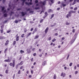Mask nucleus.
I'll return each mask as SVG.
<instances>
[{
  "label": "nucleus",
  "instance_id": "nucleus-1",
  "mask_svg": "<svg viewBox=\"0 0 79 79\" xmlns=\"http://www.w3.org/2000/svg\"><path fill=\"white\" fill-rule=\"evenodd\" d=\"M77 37L74 36V37L73 38L72 40L70 42V44H72L74 41H75V40L76 39Z\"/></svg>",
  "mask_w": 79,
  "mask_h": 79
},
{
  "label": "nucleus",
  "instance_id": "nucleus-2",
  "mask_svg": "<svg viewBox=\"0 0 79 79\" xmlns=\"http://www.w3.org/2000/svg\"><path fill=\"white\" fill-rule=\"evenodd\" d=\"M61 76L63 77H64L66 76V73L63 72L61 74Z\"/></svg>",
  "mask_w": 79,
  "mask_h": 79
},
{
  "label": "nucleus",
  "instance_id": "nucleus-3",
  "mask_svg": "<svg viewBox=\"0 0 79 79\" xmlns=\"http://www.w3.org/2000/svg\"><path fill=\"white\" fill-rule=\"evenodd\" d=\"M5 7H3L2 8V12L3 13H5L6 12V10H5Z\"/></svg>",
  "mask_w": 79,
  "mask_h": 79
},
{
  "label": "nucleus",
  "instance_id": "nucleus-4",
  "mask_svg": "<svg viewBox=\"0 0 79 79\" xmlns=\"http://www.w3.org/2000/svg\"><path fill=\"white\" fill-rule=\"evenodd\" d=\"M15 62L13 61V63H10V66H13V67H15Z\"/></svg>",
  "mask_w": 79,
  "mask_h": 79
},
{
  "label": "nucleus",
  "instance_id": "nucleus-5",
  "mask_svg": "<svg viewBox=\"0 0 79 79\" xmlns=\"http://www.w3.org/2000/svg\"><path fill=\"white\" fill-rule=\"evenodd\" d=\"M4 61H5V62H10V61H11V60L10 59H8V60H4Z\"/></svg>",
  "mask_w": 79,
  "mask_h": 79
},
{
  "label": "nucleus",
  "instance_id": "nucleus-6",
  "mask_svg": "<svg viewBox=\"0 0 79 79\" xmlns=\"http://www.w3.org/2000/svg\"><path fill=\"white\" fill-rule=\"evenodd\" d=\"M48 31V27H47L45 31V34H47V33Z\"/></svg>",
  "mask_w": 79,
  "mask_h": 79
},
{
  "label": "nucleus",
  "instance_id": "nucleus-7",
  "mask_svg": "<svg viewBox=\"0 0 79 79\" xmlns=\"http://www.w3.org/2000/svg\"><path fill=\"white\" fill-rule=\"evenodd\" d=\"M45 1H44V2H40V4H42L43 5H45Z\"/></svg>",
  "mask_w": 79,
  "mask_h": 79
},
{
  "label": "nucleus",
  "instance_id": "nucleus-8",
  "mask_svg": "<svg viewBox=\"0 0 79 79\" xmlns=\"http://www.w3.org/2000/svg\"><path fill=\"white\" fill-rule=\"evenodd\" d=\"M46 63H47V62L46 61H44L43 62L42 64L43 66H45V65L46 64Z\"/></svg>",
  "mask_w": 79,
  "mask_h": 79
},
{
  "label": "nucleus",
  "instance_id": "nucleus-9",
  "mask_svg": "<svg viewBox=\"0 0 79 79\" xmlns=\"http://www.w3.org/2000/svg\"><path fill=\"white\" fill-rule=\"evenodd\" d=\"M25 4H26V5H32V3L31 2H30V3H28L27 2H26Z\"/></svg>",
  "mask_w": 79,
  "mask_h": 79
},
{
  "label": "nucleus",
  "instance_id": "nucleus-10",
  "mask_svg": "<svg viewBox=\"0 0 79 79\" xmlns=\"http://www.w3.org/2000/svg\"><path fill=\"white\" fill-rule=\"evenodd\" d=\"M23 61H22L19 64H18V65L21 66L23 65Z\"/></svg>",
  "mask_w": 79,
  "mask_h": 79
},
{
  "label": "nucleus",
  "instance_id": "nucleus-11",
  "mask_svg": "<svg viewBox=\"0 0 79 79\" xmlns=\"http://www.w3.org/2000/svg\"><path fill=\"white\" fill-rule=\"evenodd\" d=\"M9 42V41L8 40H7L6 43H5V45H7L8 44V43Z\"/></svg>",
  "mask_w": 79,
  "mask_h": 79
},
{
  "label": "nucleus",
  "instance_id": "nucleus-12",
  "mask_svg": "<svg viewBox=\"0 0 79 79\" xmlns=\"http://www.w3.org/2000/svg\"><path fill=\"white\" fill-rule=\"evenodd\" d=\"M21 1L23 2L22 4V5H24V2L26 1V0H21Z\"/></svg>",
  "mask_w": 79,
  "mask_h": 79
},
{
  "label": "nucleus",
  "instance_id": "nucleus-13",
  "mask_svg": "<svg viewBox=\"0 0 79 79\" xmlns=\"http://www.w3.org/2000/svg\"><path fill=\"white\" fill-rule=\"evenodd\" d=\"M38 37H39V35H36L34 39H37L38 38Z\"/></svg>",
  "mask_w": 79,
  "mask_h": 79
},
{
  "label": "nucleus",
  "instance_id": "nucleus-14",
  "mask_svg": "<svg viewBox=\"0 0 79 79\" xmlns=\"http://www.w3.org/2000/svg\"><path fill=\"white\" fill-rule=\"evenodd\" d=\"M48 11L49 13H50V12H52L53 10L52 9H50L48 10Z\"/></svg>",
  "mask_w": 79,
  "mask_h": 79
},
{
  "label": "nucleus",
  "instance_id": "nucleus-15",
  "mask_svg": "<svg viewBox=\"0 0 79 79\" xmlns=\"http://www.w3.org/2000/svg\"><path fill=\"white\" fill-rule=\"evenodd\" d=\"M54 14H52L51 15V17L50 18L51 19H52V18H53V16H54Z\"/></svg>",
  "mask_w": 79,
  "mask_h": 79
},
{
  "label": "nucleus",
  "instance_id": "nucleus-16",
  "mask_svg": "<svg viewBox=\"0 0 79 79\" xmlns=\"http://www.w3.org/2000/svg\"><path fill=\"white\" fill-rule=\"evenodd\" d=\"M71 13H76V11H74L73 10L71 11Z\"/></svg>",
  "mask_w": 79,
  "mask_h": 79
},
{
  "label": "nucleus",
  "instance_id": "nucleus-17",
  "mask_svg": "<svg viewBox=\"0 0 79 79\" xmlns=\"http://www.w3.org/2000/svg\"><path fill=\"white\" fill-rule=\"evenodd\" d=\"M56 40V39L55 38H54L53 40H52V42H55V41Z\"/></svg>",
  "mask_w": 79,
  "mask_h": 79
},
{
  "label": "nucleus",
  "instance_id": "nucleus-18",
  "mask_svg": "<svg viewBox=\"0 0 79 79\" xmlns=\"http://www.w3.org/2000/svg\"><path fill=\"white\" fill-rule=\"evenodd\" d=\"M25 13H24L23 12H22V16H24L25 15Z\"/></svg>",
  "mask_w": 79,
  "mask_h": 79
},
{
  "label": "nucleus",
  "instance_id": "nucleus-19",
  "mask_svg": "<svg viewBox=\"0 0 79 79\" xmlns=\"http://www.w3.org/2000/svg\"><path fill=\"white\" fill-rule=\"evenodd\" d=\"M19 40V36H17L16 39V41H18Z\"/></svg>",
  "mask_w": 79,
  "mask_h": 79
},
{
  "label": "nucleus",
  "instance_id": "nucleus-20",
  "mask_svg": "<svg viewBox=\"0 0 79 79\" xmlns=\"http://www.w3.org/2000/svg\"><path fill=\"white\" fill-rule=\"evenodd\" d=\"M31 34V33H28L27 35V37H29V36H30Z\"/></svg>",
  "mask_w": 79,
  "mask_h": 79
},
{
  "label": "nucleus",
  "instance_id": "nucleus-21",
  "mask_svg": "<svg viewBox=\"0 0 79 79\" xmlns=\"http://www.w3.org/2000/svg\"><path fill=\"white\" fill-rule=\"evenodd\" d=\"M72 64H73V63L71 62L70 63V64H69V66L71 67L72 66Z\"/></svg>",
  "mask_w": 79,
  "mask_h": 79
},
{
  "label": "nucleus",
  "instance_id": "nucleus-22",
  "mask_svg": "<svg viewBox=\"0 0 79 79\" xmlns=\"http://www.w3.org/2000/svg\"><path fill=\"white\" fill-rule=\"evenodd\" d=\"M15 44H16V41H14L13 43V45H15Z\"/></svg>",
  "mask_w": 79,
  "mask_h": 79
},
{
  "label": "nucleus",
  "instance_id": "nucleus-23",
  "mask_svg": "<svg viewBox=\"0 0 79 79\" xmlns=\"http://www.w3.org/2000/svg\"><path fill=\"white\" fill-rule=\"evenodd\" d=\"M18 74H21V71L20 70H19V71L18 72Z\"/></svg>",
  "mask_w": 79,
  "mask_h": 79
},
{
  "label": "nucleus",
  "instance_id": "nucleus-24",
  "mask_svg": "<svg viewBox=\"0 0 79 79\" xmlns=\"http://www.w3.org/2000/svg\"><path fill=\"white\" fill-rule=\"evenodd\" d=\"M66 17L67 18H69V15H66Z\"/></svg>",
  "mask_w": 79,
  "mask_h": 79
},
{
  "label": "nucleus",
  "instance_id": "nucleus-25",
  "mask_svg": "<svg viewBox=\"0 0 79 79\" xmlns=\"http://www.w3.org/2000/svg\"><path fill=\"white\" fill-rule=\"evenodd\" d=\"M70 24L69 23H68V22H66V25H69Z\"/></svg>",
  "mask_w": 79,
  "mask_h": 79
},
{
  "label": "nucleus",
  "instance_id": "nucleus-26",
  "mask_svg": "<svg viewBox=\"0 0 79 79\" xmlns=\"http://www.w3.org/2000/svg\"><path fill=\"white\" fill-rule=\"evenodd\" d=\"M3 29L2 28L1 29V33H3Z\"/></svg>",
  "mask_w": 79,
  "mask_h": 79
},
{
  "label": "nucleus",
  "instance_id": "nucleus-27",
  "mask_svg": "<svg viewBox=\"0 0 79 79\" xmlns=\"http://www.w3.org/2000/svg\"><path fill=\"white\" fill-rule=\"evenodd\" d=\"M4 17H6L7 16V14H5L4 15Z\"/></svg>",
  "mask_w": 79,
  "mask_h": 79
},
{
  "label": "nucleus",
  "instance_id": "nucleus-28",
  "mask_svg": "<svg viewBox=\"0 0 79 79\" xmlns=\"http://www.w3.org/2000/svg\"><path fill=\"white\" fill-rule=\"evenodd\" d=\"M53 78H54V79H56V75H54V76L53 77Z\"/></svg>",
  "mask_w": 79,
  "mask_h": 79
},
{
  "label": "nucleus",
  "instance_id": "nucleus-29",
  "mask_svg": "<svg viewBox=\"0 0 79 79\" xmlns=\"http://www.w3.org/2000/svg\"><path fill=\"white\" fill-rule=\"evenodd\" d=\"M65 6H66V4H62V6H63V7H64Z\"/></svg>",
  "mask_w": 79,
  "mask_h": 79
},
{
  "label": "nucleus",
  "instance_id": "nucleus-30",
  "mask_svg": "<svg viewBox=\"0 0 79 79\" xmlns=\"http://www.w3.org/2000/svg\"><path fill=\"white\" fill-rule=\"evenodd\" d=\"M77 73H78V72L77 71H76L75 72V74H77Z\"/></svg>",
  "mask_w": 79,
  "mask_h": 79
},
{
  "label": "nucleus",
  "instance_id": "nucleus-31",
  "mask_svg": "<svg viewBox=\"0 0 79 79\" xmlns=\"http://www.w3.org/2000/svg\"><path fill=\"white\" fill-rule=\"evenodd\" d=\"M8 50V49L6 48V49H5V51H4V53H6V51H7Z\"/></svg>",
  "mask_w": 79,
  "mask_h": 79
},
{
  "label": "nucleus",
  "instance_id": "nucleus-32",
  "mask_svg": "<svg viewBox=\"0 0 79 79\" xmlns=\"http://www.w3.org/2000/svg\"><path fill=\"white\" fill-rule=\"evenodd\" d=\"M11 8V9H12V10H13V9H14V7H13V6H11L10 7V9Z\"/></svg>",
  "mask_w": 79,
  "mask_h": 79
},
{
  "label": "nucleus",
  "instance_id": "nucleus-33",
  "mask_svg": "<svg viewBox=\"0 0 79 79\" xmlns=\"http://www.w3.org/2000/svg\"><path fill=\"white\" fill-rule=\"evenodd\" d=\"M75 32V29H73L72 30V32L73 33H74V32Z\"/></svg>",
  "mask_w": 79,
  "mask_h": 79
},
{
  "label": "nucleus",
  "instance_id": "nucleus-34",
  "mask_svg": "<svg viewBox=\"0 0 79 79\" xmlns=\"http://www.w3.org/2000/svg\"><path fill=\"white\" fill-rule=\"evenodd\" d=\"M64 69L65 70H66V69H67V67H64Z\"/></svg>",
  "mask_w": 79,
  "mask_h": 79
},
{
  "label": "nucleus",
  "instance_id": "nucleus-35",
  "mask_svg": "<svg viewBox=\"0 0 79 79\" xmlns=\"http://www.w3.org/2000/svg\"><path fill=\"white\" fill-rule=\"evenodd\" d=\"M50 1L52 3H53L54 2V0H50Z\"/></svg>",
  "mask_w": 79,
  "mask_h": 79
},
{
  "label": "nucleus",
  "instance_id": "nucleus-36",
  "mask_svg": "<svg viewBox=\"0 0 79 79\" xmlns=\"http://www.w3.org/2000/svg\"><path fill=\"white\" fill-rule=\"evenodd\" d=\"M35 10H39V7H35Z\"/></svg>",
  "mask_w": 79,
  "mask_h": 79
},
{
  "label": "nucleus",
  "instance_id": "nucleus-37",
  "mask_svg": "<svg viewBox=\"0 0 79 79\" xmlns=\"http://www.w3.org/2000/svg\"><path fill=\"white\" fill-rule=\"evenodd\" d=\"M6 74H7L8 73V70H6Z\"/></svg>",
  "mask_w": 79,
  "mask_h": 79
},
{
  "label": "nucleus",
  "instance_id": "nucleus-38",
  "mask_svg": "<svg viewBox=\"0 0 79 79\" xmlns=\"http://www.w3.org/2000/svg\"><path fill=\"white\" fill-rule=\"evenodd\" d=\"M61 40H64V37H63L62 38Z\"/></svg>",
  "mask_w": 79,
  "mask_h": 79
},
{
  "label": "nucleus",
  "instance_id": "nucleus-39",
  "mask_svg": "<svg viewBox=\"0 0 79 79\" xmlns=\"http://www.w3.org/2000/svg\"><path fill=\"white\" fill-rule=\"evenodd\" d=\"M37 28H35V32H36V31H37Z\"/></svg>",
  "mask_w": 79,
  "mask_h": 79
},
{
  "label": "nucleus",
  "instance_id": "nucleus-40",
  "mask_svg": "<svg viewBox=\"0 0 79 79\" xmlns=\"http://www.w3.org/2000/svg\"><path fill=\"white\" fill-rule=\"evenodd\" d=\"M24 34H23L22 35H21V37H24Z\"/></svg>",
  "mask_w": 79,
  "mask_h": 79
},
{
  "label": "nucleus",
  "instance_id": "nucleus-41",
  "mask_svg": "<svg viewBox=\"0 0 79 79\" xmlns=\"http://www.w3.org/2000/svg\"><path fill=\"white\" fill-rule=\"evenodd\" d=\"M77 7H75L74 9V10H77Z\"/></svg>",
  "mask_w": 79,
  "mask_h": 79
},
{
  "label": "nucleus",
  "instance_id": "nucleus-42",
  "mask_svg": "<svg viewBox=\"0 0 79 79\" xmlns=\"http://www.w3.org/2000/svg\"><path fill=\"white\" fill-rule=\"evenodd\" d=\"M43 21H44V20L43 19H42L40 21V23H41Z\"/></svg>",
  "mask_w": 79,
  "mask_h": 79
},
{
  "label": "nucleus",
  "instance_id": "nucleus-43",
  "mask_svg": "<svg viewBox=\"0 0 79 79\" xmlns=\"http://www.w3.org/2000/svg\"><path fill=\"white\" fill-rule=\"evenodd\" d=\"M43 12H44V10H43L42 11H41V12L40 13V14H41Z\"/></svg>",
  "mask_w": 79,
  "mask_h": 79
},
{
  "label": "nucleus",
  "instance_id": "nucleus-44",
  "mask_svg": "<svg viewBox=\"0 0 79 79\" xmlns=\"http://www.w3.org/2000/svg\"><path fill=\"white\" fill-rule=\"evenodd\" d=\"M56 24V23H54V25H51V27H53V26H55Z\"/></svg>",
  "mask_w": 79,
  "mask_h": 79
},
{
  "label": "nucleus",
  "instance_id": "nucleus-45",
  "mask_svg": "<svg viewBox=\"0 0 79 79\" xmlns=\"http://www.w3.org/2000/svg\"><path fill=\"white\" fill-rule=\"evenodd\" d=\"M21 53H24V51H23L21 50L20 51Z\"/></svg>",
  "mask_w": 79,
  "mask_h": 79
},
{
  "label": "nucleus",
  "instance_id": "nucleus-46",
  "mask_svg": "<svg viewBox=\"0 0 79 79\" xmlns=\"http://www.w3.org/2000/svg\"><path fill=\"white\" fill-rule=\"evenodd\" d=\"M23 66H22L21 67L20 69H23Z\"/></svg>",
  "mask_w": 79,
  "mask_h": 79
},
{
  "label": "nucleus",
  "instance_id": "nucleus-47",
  "mask_svg": "<svg viewBox=\"0 0 79 79\" xmlns=\"http://www.w3.org/2000/svg\"><path fill=\"white\" fill-rule=\"evenodd\" d=\"M15 23H18V20H15Z\"/></svg>",
  "mask_w": 79,
  "mask_h": 79
},
{
  "label": "nucleus",
  "instance_id": "nucleus-48",
  "mask_svg": "<svg viewBox=\"0 0 79 79\" xmlns=\"http://www.w3.org/2000/svg\"><path fill=\"white\" fill-rule=\"evenodd\" d=\"M15 77V74H14L13 77V79H14Z\"/></svg>",
  "mask_w": 79,
  "mask_h": 79
},
{
  "label": "nucleus",
  "instance_id": "nucleus-49",
  "mask_svg": "<svg viewBox=\"0 0 79 79\" xmlns=\"http://www.w3.org/2000/svg\"><path fill=\"white\" fill-rule=\"evenodd\" d=\"M69 55H68L67 58V60L69 58Z\"/></svg>",
  "mask_w": 79,
  "mask_h": 79
},
{
  "label": "nucleus",
  "instance_id": "nucleus-50",
  "mask_svg": "<svg viewBox=\"0 0 79 79\" xmlns=\"http://www.w3.org/2000/svg\"><path fill=\"white\" fill-rule=\"evenodd\" d=\"M35 48H33L32 49V51H34V50H35Z\"/></svg>",
  "mask_w": 79,
  "mask_h": 79
},
{
  "label": "nucleus",
  "instance_id": "nucleus-51",
  "mask_svg": "<svg viewBox=\"0 0 79 79\" xmlns=\"http://www.w3.org/2000/svg\"><path fill=\"white\" fill-rule=\"evenodd\" d=\"M11 32V31L10 30H9L8 31H7V33H9V32Z\"/></svg>",
  "mask_w": 79,
  "mask_h": 79
},
{
  "label": "nucleus",
  "instance_id": "nucleus-52",
  "mask_svg": "<svg viewBox=\"0 0 79 79\" xmlns=\"http://www.w3.org/2000/svg\"><path fill=\"white\" fill-rule=\"evenodd\" d=\"M45 15H46V16H47V12H45Z\"/></svg>",
  "mask_w": 79,
  "mask_h": 79
},
{
  "label": "nucleus",
  "instance_id": "nucleus-53",
  "mask_svg": "<svg viewBox=\"0 0 79 79\" xmlns=\"http://www.w3.org/2000/svg\"><path fill=\"white\" fill-rule=\"evenodd\" d=\"M35 55H36V53H34V54H33V56H35Z\"/></svg>",
  "mask_w": 79,
  "mask_h": 79
},
{
  "label": "nucleus",
  "instance_id": "nucleus-54",
  "mask_svg": "<svg viewBox=\"0 0 79 79\" xmlns=\"http://www.w3.org/2000/svg\"><path fill=\"white\" fill-rule=\"evenodd\" d=\"M48 39L49 40H51V37H50Z\"/></svg>",
  "mask_w": 79,
  "mask_h": 79
},
{
  "label": "nucleus",
  "instance_id": "nucleus-55",
  "mask_svg": "<svg viewBox=\"0 0 79 79\" xmlns=\"http://www.w3.org/2000/svg\"><path fill=\"white\" fill-rule=\"evenodd\" d=\"M76 66H75L74 67V69H76Z\"/></svg>",
  "mask_w": 79,
  "mask_h": 79
},
{
  "label": "nucleus",
  "instance_id": "nucleus-56",
  "mask_svg": "<svg viewBox=\"0 0 79 79\" xmlns=\"http://www.w3.org/2000/svg\"><path fill=\"white\" fill-rule=\"evenodd\" d=\"M33 11H31L30 12V13H33Z\"/></svg>",
  "mask_w": 79,
  "mask_h": 79
},
{
  "label": "nucleus",
  "instance_id": "nucleus-57",
  "mask_svg": "<svg viewBox=\"0 0 79 79\" xmlns=\"http://www.w3.org/2000/svg\"><path fill=\"white\" fill-rule=\"evenodd\" d=\"M70 8L71 10H73V7H70Z\"/></svg>",
  "mask_w": 79,
  "mask_h": 79
},
{
  "label": "nucleus",
  "instance_id": "nucleus-58",
  "mask_svg": "<svg viewBox=\"0 0 79 79\" xmlns=\"http://www.w3.org/2000/svg\"><path fill=\"white\" fill-rule=\"evenodd\" d=\"M55 35H56V36L58 35V33H55Z\"/></svg>",
  "mask_w": 79,
  "mask_h": 79
},
{
  "label": "nucleus",
  "instance_id": "nucleus-59",
  "mask_svg": "<svg viewBox=\"0 0 79 79\" xmlns=\"http://www.w3.org/2000/svg\"><path fill=\"white\" fill-rule=\"evenodd\" d=\"M42 56V54H40L39 55L40 57H41V56Z\"/></svg>",
  "mask_w": 79,
  "mask_h": 79
},
{
  "label": "nucleus",
  "instance_id": "nucleus-60",
  "mask_svg": "<svg viewBox=\"0 0 79 79\" xmlns=\"http://www.w3.org/2000/svg\"><path fill=\"white\" fill-rule=\"evenodd\" d=\"M31 74H33V70H31Z\"/></svg>",
  "mask_w": 79,
  "mask_h": 79
},
{
  "label": "nucleus",
  "instance_id": "nucleus-61",
  "mask_svg": "<svg viewBox=\"0 0 79 79\" xmlns=\"http://www.w3.org/2000/svg\"><path fill=\"white\" fill-rule=\"evenodd\" d=\"M34 68V66H32L31 67V69H33Z\"/></svg>",
  "mask_w": 79,
  "mask_h": 79
},
{
  "label": "nucleus",
  "instance_id": "nucleus-62",
  "mask_svg": "<svg viewBox=\"0 0 79 79\" xmlns=\"http://www.w3.org/2000/svg\"><path fill=\"white\" fill-rule=\"evenodd\" d=\"M77 66L78 68H79V64H77Z\"/></svg>",
  "mask_w": 79,
  "mask_h": 79
},
{
  "label": "nucleus",
  "instance_id": "nucleus-63",
  "mask_svg": "<svg viewBox=\"0 0 79 79\" xmlns=\"http://www.w3.org/2000/svg\"><path fill=\"white\" fill-rule=\"evenodd\" d=\"M32 76L31 75H29V77L31 78V77Z\"/></svg>",
  "mask_w": 79,
  "mask_h": 79
},
{
  "label": "nucleus",
  "instance_id": "nucleus-64",
  "mask_svg": "<svg viewBox=\"0 0 79 79\" xmlns=\"http://www.w3.org/2000/svg\"><path fill=\"white\" fill-rule=\"evenodd\" d=\"M37 2H38V1L37 0L35 1V3H37Z\"/></svg>",
  "mask_w": 79,
  "mask_h": 79
}]
</instances>
